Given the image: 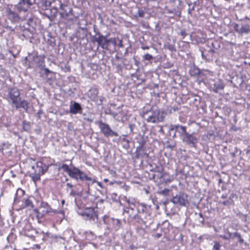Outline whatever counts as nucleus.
<instances>
[{
	"label": "nucleus",
	"instance_id": "nucleus-39",
	"mask_svg": "<svg viewBox=\"0 0 250 250\" xmlns=\"http://www.w3.org/2000/svg\"><path fill=\"white\" fill-rule=\"evenodd\" d=\"M143 58L144 60H146V61H150L153 59V57L151 55H150L148 53H146L145 55H144L143 56Z\"/></svg>",
	"mask_w": 250,
	"mask_h": 250
},
{
	"label": "nucleus",
	"instance_id": "nucleus-17",
	"mask_svg": "<svg viewBox=\"0 0 250 250\" xmlns=\"http://www.w3.org/2000/svg\"><path fill=\"white\" fill-rule=\"evenodd\" d=\"M182 141L185 144L192 147H195L198 142V138L194 132L188 133L187 132L186 135L183 137Z\"/></svg>",
	"mask_w": 250,
	"mask_h": 250
},
{
	"label": "nucleus",
	"instance_id": "nucleus-46",
	"mask_svg": "<svg viewBox=\"0 0 250 250\" xmlns=\"http://www.w3.org/2000/svg\"><path fill=\"white\" fill-rule=\"evenodd\" d=\"M222 204L224 206H229L234 204V201H230L228 200L223 202Z\"/></svg>",
	"mask_w": 250,
	"mask_h": 250
},
{
	"label": "nucleus",
	"instance_id": "nucleus-12",
	"mask_svg": "<svg viewBox=\"0 0 250 250\" xmlns=\"http://www.w3.org/2000/svg\"><path fill=\"white\" fill-rule=\"evenodd\" d=\"M44 55H37V54L34 55H29L26 58V60L30 63L35 64L36 66L39 68H43L45 67V61H44Z\"/></svg>",
	"mask_w": 250,
	"mask_h": 250
},
{
	"label": "nucleus",
	"instance_id": "nucleus-51",
	"mask_svg": "<svg viewBox=\"0 0 250 250\" xmlns=\"http://www.w3.org/2000/svg\"><path fill=\"white\" fill-rule=\"evenodd\" d=\"M234 29L237 33L240 34L241 27H239V25L238 24H235L234 26Z\"/></svg>",
	"mask_w": 250,
	"mask_h": 250
},
{
	"label": "nucleus",
	"instance_id": "nucleus-6",
	"mask_svg": "<svg viewBox=\"0 0 250 250\" xmlns=\"http://www.w3.org/2000/svg\"><path fill=\"white\" fill-rule=\"evenodd\" d=\"M37 234L42 235V239L43 241H46L48 238H51L52 240L55 241H58L59 239L63 240V238L61 236L53 234L49 232L44 233L43 231H38L34 228L31 229H30V231L26 230L25 232V235L30 238L34 237L35 235Z\"/></svg>",
	"mask_w": 250,
	"mask_h": 250
},
{
	"label": "nucleus",
	"instance_id": "nucleus-25",
	"mask_svg": "<svg viewBox=\"0 0 250 250\" xmlns=\"http://www.w3.org/2000/svg\"><path fill=\"white\" fill-rule=\"evenodd\" d=\"M25 193V191L21 188H18L15 194L14 197V202L18 203L19 201V198L22 196Z\"/></svg>",
	"mask_w": 250,
	"mask_h": 250
},
{
	"label": "nucleus",
	"instance_id": "nucleus-23",
	"mask_svg": "<svg viewBox=\"0 0 250 250\" xmlns=\"http://www.w3.org/2000/svg\"><path fill=\"white\" fill-rule=\"evenodd\" d=\"M99 91L96 88H92L88 91V96L91 100L96 101L98 99Z\"/></svg>",
	"mask_w": 250,
	"mask_h": 250
},
{
	"label": "nucleus",
	"instance_id": "nucleus-13",
	"mask_svg": "<svg viewBox=\"0 0 250 250\" xmlns=\"http://www.w3.org/2000/svg\"><path fill=\"white\" fill-rule=\"evenodd\" d=\"M98 125L101 132L105 137L118 136V133L112 130L108 124L100 121L98 122Z\"/></svg>",
	"mask_w": 250,
	"mask_h": 250
},
{
	"label": "nucleus",
	"instance_id": "nucleus-41",
	"mask_svg": "<svg viewBox=\"0 0 250 250\" xmlns=\"http://www.w3.org/2000/svg\"><path fill=\"white\" fill-rule=\"evenodd\" d=\"M47 43L52 47H54L56 45L55 40L53 38L48 39Z\"/></svg>",
	"mask_w": 250,
	"mask_h": 250
},
{
	"label": "nucleus",
	"instance_id": "nucleus-36",
	"mask_svg": "<svg viewBox=\"0 0 250 250\" xmlns=\"http://www.w3.org/2000/svg\"><path fill=\"white\" fill-rule=\"evenodd\" d=\"M49 168V165H46L45 164H43L41 169L39 170L40 173H41L42 174H44L45 172H46Z\"/></svg>",
	"mask_w": 250,
	"mask_h": 250
},
{
	"label": "nucleus",
	"instance_id": "nucleus-49",
	"mask_svg": "<svg viewBox=\"0 0 250 250\" xmlns=\"http://www.w3.org/2000/svg\"><path fill=\"white\" fill-rule=\"evenodd\" d=\"M126 213L128 214V217L130 215H131L130 213L129 208H128V207H124V208H123V213Z\"/></svg>",
	"mask_w": 250,
	"mask_h": 250
},
{
	"label": "nucleus",
	"instance_id": "nucleus-38",
	"mask_svg": "<svg viewBox=\"0 0 250 250\" xmlns=\"http://www.w3.org/2000/svg\"><path fill=\"white\" fill-rule=\"evenodd\" d=\"M162 112L164 113V115L171 114L173 112L172 106H168L165 109H164Z\"/></svg>",
	"mask_w": 250,
	"mask_h": 250
},
{
	"label": "nucleus",
	"instance_id": "nucleus-50",
	"mask_svg": "<svg viewBox=\"0 0 250 250\" xmlns=\"http://www.w3.org/2000/svg\"><path fill=\"white\" fill-rule=\"evenodd\" d=\"M236 238H237L238 241L240 244H243L244 243V240L242 238H241V236L240 233H239L238 235H237Z\"/></svg>",
	"mask_w": 250,
	"mask_h": 250
},
{
	"label": "nucleus",
	"instance_id": "nucleus-22",
	"mask_svg": "<svg viewBox=\"0 0 250 250\" xmlns=\"http://www.w3.org/2000/svg\"><path fill=\"white\" fill-rule=\"evenodd\" d=\"M212 90L215 93H218L219 91L224 89L225 85L223 81L220 80L214 81Z\"/></svg>",
	"mask_w": 250,
	"mask_h": 250
},
{
	"label": "nucleus",
	"instance_id": "nucleus-52",
	"mask_svg": "<svg viewBox=\"0 0 250 250\" xmlns=\"http://www.w3.org/2000/svg\"><path fill=\"white\" fill-rule=\"evenodd\" d=\"M109 41L110 43H112L114 46L117 45V42L115 38H109Z\"/></svg>",
	"mask_w": 250,
	"mask_h": 250
},
{
	"label": "nucleus",
	"instance_id": "nucleus-34",
	"mask_svg": "<svg viewBox=\"0 0 250 250\" xmlns=\"http://www.w3.org/2000/svg\"><path fill=\"white\" fill-rule=\"evenodd\" d=\"M53 2L51 0H43L41 2L42 6L47 9Z\"/></svg>",
	"mask_w": 250,
	"mask_h": 250
},
{
	"label": "nucleus",
	"instance_id": "nucleus-24",
	"mask_svg": "<svg viewBox=\"0 0 250 250\" xmlns=\"http://www.w3.org/2000/svg\"><path fill=\"white\" fill-rule=\"evenodd\" d=\"M189 73L191 76H198L199 77L200 70L196 66L193 65L190 66Z\"/></svg>",
	"mask_w": 250,
	"mask_h": 250
},
{
	"label": "nucleus",
	"instance_id": "nucleus-44",
	"mask_svg": "<svg viewBox=\"0 0 250 250\" xmlns=\"http://www.w3.org/2000/svg\"><path fill=\"white\" fill-rule=\"evenodd\" d=\"M231 233L230 232H228V233L226 235H221V237L225 240H229L231 238Z\"/></svg>",
	"mask_w": 250,
	"mask_h": 250
},
{
	"label": "nucleus",
	"instance_id": "nucleus-9",
	"mask_svg": "<svg viewBox=\"0 0 250 250\" xmlns=\"http://www.w3.org/2000/svg\"><path fill=\"white\" fill-rule=\"evenodd\" d=\"M136 208L137 210V213L140 214H143L145 218L149 220L150 222L149 224L152 223L151 212L152 208L150 205H148L145 203H137Z\"/></svg>",
	"mask_w": 250,
	"mask_h": 250
},
{
	"label": "nucleus",
	"instance_id": "nucleus-56",
	"mask_svg": "<svg viewBox=\"0 0 250 250\" xmlns=\"http://www.w3.org/2000/svg\"><path fill=\"white\" fill-rule=\"evenodd\" d=\"M184 38L187 36V33L185 30H181L179 34Z\"/></svg>",
	"mask_w": 250,
	"mask_h": 250
},
{
	"label": "nucleus",
	"instance_id": "nucleus-27",
	"mask_svg": "<svg viewBox=\"0 0 250 250\" xmlns=\"http://www.w3.org/2000/svg\"><path fill=\"white\" fill-rule=\"evenodd\" d=\"M124 199L129 206L133 205L134 207H136L137 206V203H136L135 199L134 198H127L126 196H125L124 197Z\"/></svg>",
	"mask_w": 250,
	"mask_h": 250
},
{
	"label": "nucleus",
	"instance_id": "nucleus-10",
	"mask_svg": "<svg viewBox=\"0 0 250 250\" xmlns=\"http://www.w3.org/2000/svg\"><path fill=\"white\" fill-rule=\"evenodd\" d=\"M170 201L176 206H187L189 204L188 195L182 192L173 196Z\"/></svg>",
	"mask_w": 250,
	"mask_h": 250
},
{
	"label": "nucleus",
	"instance_id": "nucleus-29",
	"mask_svg": "<svg viewBox=\"0 0 250 250\" xmlns=\"http://www.w3.org/2000/svg\"><path fill=\"white\" fill-rule=\"evenodd\" d=\"M145 150L144 146H137L135 152L136 157L138 158L140 156L142 155Z\"/></svg>",
	"mask_w": 250,
	"mask_h": 250
},
{
	"label": "nucleus",
	"instance_id": "nucleus-61",
	"mask_svg": "<svg viewBox=\"0 0 250 250\" xmlns=\"http://www.w3.org/2000/svg\"><path fill=\"white\" fill-rule=\"evenodd\" d=\"M117 45L119 47H121V48H123L124 47V45H123V42H122V40H119V42L118 43H117Z\"/></svg>",
	"mask_w": 250,
	"mask_h": 250
},
{
	"label": "nucleus",
	"instance_id": "nucleus-31",
	"mask_svg": "<svg viewBox=\"0 0 250 250\" xmlns=\"http://www.w3.org/2000/svg\"><path fill=\"white\" fill-rule=\"evenodd\" d=\"M22 128L24 131L29 132L31 128V123L26 121H23L22 122Z\"/></svg>",
	"mask_w": 250,
	"mask_h": 250
},
{
	"label": "nucleus",
	"instance_id": "nucleus-19",
	"mask_svg": "<svg viewBox=\"0 0 250 250\" xmlns=\"http://www.w3.org/2000/svg\"><path fill=\"white\" fill-rule=\"evenodd\" d=\"M164 173L163 172V168H159L157 170H154V173L153 174L150 178L151 180H153L155 182H162V179L164 177Z\"/></svg>",
	"mask_w": 250,
	"mask_h": 250
},
{
	"label": "nucleus",
	"instance_id": "nucleus-14",
	"mask_svg": "<svg viewBox=\"0 0 250 250\" xmlns=\"http://www.w3.org/2000/svg\"><path fill=\"white\" fill-rule=\"evenodd\" d=\"M128 221L132 222L134 224H136L140 226L147 225L149 224L150 221L149 220H146L145 217H142V215L138 213L135 214L130 215L128 218Z\"/></svg>",
	"mask_w": 250,
	"mask_h": 250
},
{
	"label": "nucleus",
	"instance_id": "nucleus-15",
	"mask_svg": "<svg viewBox=\"0 0 250 250\" xmlns=\"http://www.w3.org/2000/svg\"><path fill=\"white\" fill-rule=\"evenodd\" d=\"M40 208L44 209L42 211L43 213H53L54 214H59L61 215L60 218L62 219L64 218V211L63 210L54 209L46 202L42 201L40 204Z\"/></svg>",
	"mask_w": 250,
	"mask_h": 250
},
{
	"label": "nucleus",
	"instance_id": "nucleus-59",
	"mask_svg": "<svg viewBox=\"0 0 250 250\" xmlns=\"http://www.w3.org/2000/svg\"><path fill=\"white\" fill-rule=\"evenodd\" d=\"M77 195V192L76 191H75L73 189H72L69 193V195L70 196H73V197H74L75 196H76Z\"/></svg>",
	"mask_w": 250,
	"mask_h": 250
},
{
	"label": "nucleus",
	"instance_id": "nucleus-64",
	"mask_svg": "<svg viewBox=\"0 0 250 250\" xmlns=\"http://www.w3.org/2000/svg\"><path fill=\"white\" fill-rule=\"evenodd\" d=\"M129 249L131 250H136L137 249V247L133 244H131L129 246Z\"/></svg>",
	"mask_w": 250,
	"mask_h": 250
},
{
	"label": "nucleus",
	"instance_id": "nucleus-43",
	"mask_svg": "<svg viewBox=\"0 0 250 250\" xmlns=\"http://www.w3.org/2000/svg\"><path fill=\"white\" fill-rule=\"evenodd\" d=\"M170 191V190L168 188H165L163 190H161L160 192V193L161 194H162L165 196H167L169 192Z\"/></svg>",
	"mask_w": 250,
	"mask_h": 250
},
{
	"label": "nucleus",
	"instance_id": "nucleus-11",
	"mask_svg": "<svg viewBox=\"0 0 250 250\" xmlns=\"http://www.w3.org/2000/svg\"><path fill=\"white\" fill-rule=\"evenodd\" d=\"M110 34H108L105 36H104L103 34L98 33V37H92V42H97L99 46H101L104 49L108 50L110 43L109 39L108 38V36Z\"/></svg>",
	"mask_w": 250,
	"mask_h": 250
},
{
	"label": "nucleus",
	"instance_id": "nucleus-28",
	"mask_svg": "<svg viewBox=\"0 0 250 250\" xmlns=\"http://www.w3.org/2000/svg\"><path fill=\"white\" fill-rule=\"evenodd\" d=\"M250 32V26L249 24H243L241 27L240 34H248Z\"/></svg>",
	"mask_w": 250,
	"mask_h": 250
},
{
	"label": "nucleus",
	"instance_id": "nucleus-20",
	"mask_svg": "<svg viewBox=\"0 0 250 250\" xmlns=\"http://www.w3.org/2000/svg\"><path fill=\"white\" fill-rule=\"evenodd\" d=\"M220 42L215 40H210L208 41L207 45L210 48L209 52L212 53H215L217 50L220 47Z\"/></svg>",
	"mask_w": 250,
	"mask_h": 250
},
{
	"label": "nucleus",
	"instance_id": "nucleus-40",
	"mask_svg": "<svg viewBox=\"0 0 250 250\" xmlns=\"http://www.w3.org/2000/svg\"><path fill=\"white\" fill-rule=\"evenodd\" d=\"M89 181L91 182V184H93L94 183H97V185H98L101 188H102V189L105 188V186H104L101 182L96 181V180L92 179V181Z\"/></svg>",
	"mask_w": 250,
	"mask_h": 250
},
{
	"label": "nucleus",
	"instance_id": "nucleus-30",
	"mask_svg": "<svg viewBox=\"0 0 250 250\" xmlns=\"http://www.w3.org/2000/svg\"><path fill=\"white\" fill-rule=\"evenodd\" d=\"M213 72L210 70L207 69H203L200 70V73L199 78L205 76L207 77L208 76H212Z\"/></svg>",
	"mask_w": 250,
	"mask_h": 250
},
{
	"label": "nucleus",
	"instance_id": "nucleus-60",
	"mask_svg": "<svg viewBox=\"0 0 250 250\" xmlns=\"http://www.w3.org/2000/svg\"><path fill=\"white\" fill-rule=\"evenodd\" d=\"M175 146V143L170 144L167 145V148H169L171 149H172Z\"/></svg>",
	"mask_w": 250,
	"mask_h": 250
},
{
	"label": "nucleus",
	"instance_id": "nucleus-53",
	"mask_svg": "<svg viewBox=\"0 0 250 250\" xmlns=\"http://www.w3.org/2000/svg\"><path fill=\"white\" fill-rule=\"evenodd\" d=\"M43 164L44 163L42 161H38L36 163V167L37 168H39V169H41Z\"/></svg>",
	"mask_w": 250,
	"mask_h": 250
},
{
	"label": "nucleus",
	"instance_id": "nucleus-63",
	"mask_svg": "<svg viewBox=\"0 0 250 250\" xmlns=\"http://www.w3.org/2000/svg\"><path fill=\"white\" fill-rule=\"evenodd\" d=\"M133 59L134 60V64L137 67H139L140 64V62L138 60H136L135 57H133Z\"/></svg>",
	"mask_w": 250,
	"mask_h": 250
},
{
	"label": "nucleus",
	"instance_id": "nucleus-4",
	"mask_svg": "<svg viewBox=\"0 0 250 250\" xmlns=\"http://www.w3.org/2000/svg\"><path fill=\"white\" fill-rule=\"evenodd\" d=\"M57 6H54V9L56 12L60 10L59 14L60 17L63 19L67 21H73L76 18L73 13L72 8L68 5V1L64 0L63 1H59V3Z\"/></svg>",
	"mask_w": 250,
	"mask_h": 250
},
{
	"label": "nucleus",
	"instance_id": "nucleus-54",
	"mask_svg": "<svg viewBox=\"0 0 250 250\" xmlns=\"http://www.w3.org/2000/svg\"><path fill=\"white\" fill-rule=\"evenodd\" d=\"M173 66V64L170 62L164 63V67L165 68H170Z\"/></svg>",
	"mask_w": 250,
	"mask_h": 250
},
{
	"label": "nucleus",
	"instance_id": "nucleus-5",
	"mask_svg": "<svg viewBox=\"0 0 250 250\" xmlns=\"http://www.w3.org/2000/svg\"><path fill=\"white\" fill-rule=\"evenodd\" d=\"M60 168L62 169L64 172L67 173L68 175L76 181H92V178L88 176L83 172L80 170L78 168L73 167H69L66 164H62Z\"/></svg>",
	"mask_w": 250,
	"mask_h": 250
},
{
	"label": "nucleus",
	"instance_id": "nucleus-45",
	"mask_svg": "<svg viewBox=\"0 0 250 250\" xmlns=\"http://www.w3.org/2000/svg\"><path fill=\"white\" fill-rule=\"evenodd\" d=\"M221 245L218 242L215 241L213 247V250H219Z\"/></svg>",
	"mask_w": 250,
	"mask_h": 250
},
{
	"label": "nucleus",
	"instance_id": "nucleus-21",
	"mask_svg": "<svg viewBox=\"0 0 250 250\" xmlns=\"http://www.w3.org/2000/svg\"><path fill=\"white\" fill-rule=\"evenodd\" d=\"M82 112V107L81 104L76 102L71 104L69 106V113L72 114H77L81 113Z\"/></svg>",
	"mask_w": 250,
	"mask_h": 250
},
{
	"label": "nucleus",
	"instance_id": "nucleus-55",
	"mask_svg": "<svg viewBox=\"0 0 250 250\" xmlns=\"http://www.w3.org/2000/svg\"><path fill=\"white\" fill-rule=\"evenodd\" d=\"M33 229V228L30 225H27L24 228V233H25L26 230L30 231V229Z\"/></svg>",
	"mask_w": 250,
	"mask_h": 250
},
{
	"label": "nucleus",
	"instance_id": "nucleus-26",
	"mask_svg": "<svg viewBox=\"0 0 250 250\" xmlns=\"http://www.w3.org/2000/svg\"><path fill=\"white\" fill-rule=\"evenodd\" d=\"M115 184L116 185L117 187L124 189L125 191H127L130 188L129 186L126 185L125 183L121 181H115Z\"/></svg>",
	"mask_w": 250,
	"mask_h": 250
},
{
	"label": "nucleus",
	"instance_id": "nucleus-47",
	"mask_svg": "<svg viewBox=\"0 0 250 250\" xmlns=\"http://www.w3.org/2000/svg\"><path fill=\"white\" fill-rule=\"evenodd\" d=\"M41 69L42 70H44V74L46 76H48L49 73H52V71H51L48 68H45V67H44L43 68H41Z\"/></svg>",
	"mask_w": 250,
	"mask_h": 250
},
{
	"label": "nucleus",
	"instance_id": "nucleus-33",
	"mask_svg": "<svg viewBox=\"0 0 250 250\" xmlns=\"http://www.w3.org/2000/svg\"><path fill=\"white\" fill-rule=\"evenodd\" d=\"M41 173H40L39 171V173H36V172H35L34 173H32L30 174V176L31 177L32 180L35 182H37L38 181H39L41 179Z\"/></svg>",
	"mask_w": 250,
	"mask_h": 250
},
{
	"label": "nucleus",
	"instance_id": "nucleus-58",
	"mask_svg": "<svg viewBox=\"0 0 250 250\" xmlns=\"http://www.w3.org/2000/svg\"><path fill=\"white\" fill-rule=\"evenodd\" d=\"M94 32L95 33V35H94V36L98 37V33H99L100 34H102L98 30V29L95 27V26H94Z\"/></svg>",
	"mask_w": 250,
	"mask_h": 250
},
{
	"label": "nucleus",
	"instance_id": "nucleus-8",
	"mask_svg": "<svg viewBox=\"0 0 250 250\" xmlns=\"http://www.w3.org/2000/svg\"><path fill=\"white\" fill-rule=\"evenodd\" d=\"M78 213L86 220L96 223L98 220V215L93 208H86L83 210L78 211Z\"/></svg>",
	"mask_w": 250,
	"mask_h": 250
},
{
	"label": "nucleus",
	"instance_id": "nucleus-18",
	"mask_svg": "<svg viewBox=\"0 0 250 250\" xmlns=\"http://www.w3.org/2000/svg\"><path fill=\"white\" fill-rule=\"evenodd\" d=\"M169 131H174L175 133L173 136V138L176 137V133H178L182 139L183 137L187 133V127L179 124L170 125H169Z\"/></svg>",
	"mask_w": 250,
	"mask_h": 250
},
{
	"label": "nucleus",
	"instance_id": "nucleus-32",
	"mask_svg": "<svg viewBox=\"0 0 250 250\" xmlns=\"http://www.w3.org/2000/svg\"><path fill=\"white\" fill-rule=\"evenodd\" d=\"M137 143L139 144V146H145L146 144V139L145 137L139 136L136 138Z\"/></svg>",
	"mask_w": 250,
	"mask_h": 250
},
{
	"label": "nucleus",
	"instance_id": "nucleus-48",
	"mask_svg": "<svg viewBox=\"0 0 250 250\" xmlns=\"http://www.w3.org/2000/svg\"><path fill=\"white\" fill-rule=\"evenodd\" d=\"M234 198H236L237 199V195L235 194V193H231V195H230L229 197V200L230 201H233V199Z\"/></svg>",
	"mask_w": 250,
	"mask_h": 250
},
{
	"label": "nucleus",
	"instance_id": "nucleus-35",
	"mask_svg": "<svg viewBox=\"0 0 250 250\" xmlns=\"http://www.w3.org/2000/svg\"><path fill=\"white\" fill-rule=\"evenodd\" d=\"M24 207L32 209L34 208V205L31 200L29 199H26L24 202Z\"/></svg>",
	"mask_w": 250,
	"mask_h": 250
},
{
	"label": "nucleus",
	"instance_id": "nucleus-1",
	"mask_svg": "<svg viewBox=\"0 0 250 250\" xmlns=\"http://www.w3.org/2000/svg\"><path fill=\"white\" fill-rule=\"evenodd\" d=\"M36 3V0H18L17 4L7 6L6 15L12 23H17L27 18L31 7Z\"/></svg>",
	"mask_w": 250,
	"mask_h": 250
},
{
	"label": "nucleus",
	"instance_id": "nucleus-57",
	"mask_svg": "<svg viewBox=\"0 0 250 250\" xmlns=\"http://www.w3.org/2000/svg\"><path fill=\"white\" fill-rule=\"evenodd\" d=\"M200 98L198 96H196L195 97L194 99H193V103L194 104H196V103H200Z\"/></svg>",
	"mask_w": 250,
	"mask_h": 250
},
{
	"label": "nucleus",
	"instance_id": "nucleus-62",
	"mask_svg": "<svg viewBox=\"0 0 250 250\" xmlns=\"http://www.w3.org/2000/svg\"><path fill=\"white\" fill-rule=\"evenodd\" d=\"M194 6H192V7H189L188 9V14L191 15L192 12L194 10Z\"/></svg>",
	"mask_w": 250,
	"mask_h": 250
},
{
	"label": "nucleus",
	"instance_id": "nucleus-37",
	"mask_svg": "<svg viewBox=\"0 0 250 250\" xmlns=\"http://www.w3.org/2000/svg\"><path fill=\"white\" fill-rule=\"evenodd\" d=\"M145 11L142 9L139 8L138 9L137 13L135 15L136 18L141 17L143 18L145 16Z\"/></svg>",
	"mask_w": 250,
	"mask_h": 250
},
{
	"label": "nucleus",
	"instance_id": "nucleus-7",
	"mask_svg": "<svg viewBox=\"0 0 250 250\" xmlns=\"http://www.w3.org/2000/svg\"><path fill=\"white\" fill-rule=\"evenodd\" d=\"M103 221L106 226L107 229L109 230L118 231L122 227V223L118 219L111 218L107 215H104L103 217Z\"/></svg>",
	"mask_w": 250,
	"mask_h": 250
},
{
	"label": "nucleus",
	"instance_id": "nucleus-3",
	"mask_svg": "<svg viewBox=\"0 0 250 250\" xmlns=\"http://www.w3.org/2000/svg\"><path fill=\"white\" fill-rule=\"evenodd\" d=\"M142 116L147 122L151 123L162 122L165 118L164 113L156 105L152 106L149 109L144 108Z\"/></svg>",
	"mask_w": 250,
	"mask_h": 250
},
{
	"label": "nucleus",
	"instance_id": "nucleus-42",
	"mask_svg": "<svg viewBox=\"0 0 250 250\" xmlns=\"http://www.w3.org/2000/svg\"><path fill=\"white\" fill-rule=\"evenodd\" d=\"M6 228L4 227L3 225H0V236L3 235L5 233Z\"/></svg>",
	"mask_w": 250,
	"mask_h": 250
},
{
	"label": "nucleus",
	"instance_id": "nucleus-2",
	"mask_svg": "<svg viewBox=\"0 0 250 250\" xmlns=\"http://www.w3.org/2000/svg\"><path fill=\"white\" fill-rule=\"evenodd\" d=\"M5 99L17 110L23 108L25 112H28L29 103L22 100L21 97L20 90L17 87H9L7 94H5Z\"/></svg>",
	"mask_w": 250,
	"mask_h": 250
},
{
	"label": "nucleus",
	"instance_id": "nucleus-16",
	"mask_svg": "<svg viewBox=\"0 0 250 250\" xmlns=\"http://www.w3.org/2000/svg\"><path fill=\"white\" fill-rule=\"evenodd\" d=\"M118 111H115L111 109H109V114L118 122H124L127 120V115L125 111H123L121 106L118 108Z\"/></svg>",
	"mask_w": 250,
	"mask_h": 250
}]
</instances>
